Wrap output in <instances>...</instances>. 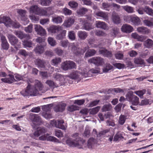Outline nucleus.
<instances>
[{"mask_svg":"<svg viewBox=\"0 0 153 153\" xmlns=\"http://www.w3.org/2000/svg\"><path fill=\"white\" fill-rule=\"evenodd\" d=\"M39 139L41 140H48L54 141L55 142L58 143L60 142L59 140L57 138L52 136H49L48 134H47L46 135L45 134L39 137Z\"/></svg>","mask_w":153,"mask_h":153,"instance_id":"9d476101","label":"nucleus"},{"mask_svg":"<svg viewBox=\"0 0 153 153\" xmlns=\"http://www.w3.org/2000/svg\"><path fill=\"white\" fill-rule=\"evenodd\" d=\"M134 62L135 63L137 64L142 65L143 64L144 61L140 58H136L134 59Z\"/></svg>","mask_w":153,"mask_h":153,"instance_id":"774afa93","label":"nucleus"},{"mask_svg":"<svg viewBox=\"0 0 153 153\" xmlns=\"http://www.w3.org/2000/svg\"><path fill=\"white\" fill-rule=\"evenodd\" d=\"M112 19L113 22L116 24L120 23L121 19L118 15L116 13H114L112 14Z\"/></svg>","mask_w":153,"mask_h":153,"instance_id":"cd10ccee","label":"nucleus"},{"mask_svg":"<svg viewBox=\"0 0 153 153\" xmlns=\"http://www.w3.org/2000/svg\"><path fill=\"white\" fill-rule=\"evenodd\" d=\"M88 11V10L85 7H82L79 8L76 11L77 15L80 16H82L85 15Z\"/></svg>","mask_w":153,"mask_h":153,"instance_id":"2f4dec72","label":"nucleus"},{"mask_svg":"<svg viewBox=\"0 0 153 153\" xmlns=\"http://www.w3.org/2000/svg\"><path fill=\"white\" fill-rule=\"evenodd\" d=\"M7 37L10 42L12 45H16L18 42V40L17 38L12 34H8Z\"/></svg>","mask_w":153,"mask_h":153,"instance_id":"a211bd4d","label":"nucleus"},{"mask_svg":"<svg viewBox=\"0 0 153 153\" xmlns=\"http://www.w3.org/2000/svg\"><path fill=\"white\" fill-rule=\"evenodd\" d=\"M99 53L105 57L108 58H111L112 56V54L111 51H109L105 48H102L99 50Z\"/></svg>","mask_w":153,"mask_h":153,"instance_id":"4468645a","label":"nucleus"},{"mask_svg":"<svg viewBox=\"0 0 153 153\" xmlns=\"http://www.w3.org/2000/svg\"><path fill=\"white\" fill-rule=\"evenodd\" d=\"M96 26L97 28H100L104 30H108V29L107 25L105 22H97Z\"/></svg>","mask_w":153,"mask_h":153,"instance_id":"a878e982","label":"nucleus"},{"mask_svg":"<svg viewBox=\"0 0 153 153\" xmlns=\"http://www.w3.org/2000/svg\"><path fill=\"white\" fill-rule=\"evenodd\" d=\"M66 76L65 78L63 76L59 73L54 74L53 76V78L56 80L59 81L60 83L59 85V86L64 85L65 83V79H68L66 78Z\"/></svg>","mask_w":153,"mask_h":153,"instance_id":"f8f14e48","label":"nucleus"},{"mask_svg":"<svg viewBox=\"0 0 153 153\" xmlns=\"http://www.w3.org/2000/svg\"><path fill=\"white\" fill-rule=\"evenodd\" d=\"M95 35L99 36H105L107 34L104 32L100 30H97L95 31Z\"/></svg>","mask_w":153,"mask_h":153,"instance_id":"864d4df0","label":"nucleus"},{"mask_svg":"<svg viewBox=\"0 0 153 153\" xmlns=\"http://www.w3.org/2000/svg\"><path fill=\"white\" fill-rule=\"evenodd\" d=\"M97 143V140L93 138H91L88 141L87 146L89 148H92L94 144Z\"/></svg>","mask_w":153,"mask_h":153,"instance_id":"4c0bfd02","label":"nucleus"},{"mask_svg":"<svg viewBox=\"0 0 153 153\" xmlns=\"http://www.w3.org/2000/svg\"><path fill=\"white\" fill-rule=\"evenodd\" d=\"M144 25L149 27L153 26V19H152L150 20L145 19L143 21Z\"/></svg>","mask_w":153,"mask_h":153,"instance_id":"c03bdc74","label":"nucleus"},{"mask_svg":"<svg viewBox=\"0 0 153 153\" xmlns=\"http://www.w3.org/2000/svg\"><path fill=\"white\" fill-rule=\"evenodd\" d=\"M74 20L73 18L70 17L65 21L62 25L66 27H69L74 24Z\"/></svg>","mask_w":153,"mask_h":153,"instance_id":"bb28decb","label":"nucleus"},{"mask_svg":"<svg viewBox=\"0 0 153 153\" xmlns=\"http://www.w3.org/2000/svg\"><path fill=\"white\" fill-rule=\"evenodd\" d=\"M52 21L56 24L60 23L62 22V18L60 16H56L53 17Z\"/></svg>","mask_w":153,"mask_h":153,"instance_id":"603ef678","label":"nucleus"},{"mask_svg":"<svg viewBox=\"0 0 153 153\" xmlns=\"http://www.w3.org/2000/svg\"><path fill=\"white\" fill-rule=\"evenodd\" d=\"M68 5L72 9H76L78 6V4L75 1L73 0L69 1L68 3Z\"/></svg>","mask_w":153,"mask_h":153,"instance_id":"09e8293b","label":"nucleus"},{"mask_svg":"<svg viewBox=\"0 0 153 153\" xmlns=\"http://www.w3.org/2000/svg\"><path fill=\"white\" fill-rule=\"evenodd\" d=\"M122 7L128 13H132L134 12L133 8L132 7L127 5L123 6Z\"/></svg>","mask_w":153,"mask_h":153,"instance_id":"4d7b16f0","label":"nucleus"},{"mask_svg":"<svg viewBox=\"0 0 153 153\" xmlns=\"http://www.w3.org/2000/svg\"><path fill=\"white\" fill-rule=\"evenodd\" d=\"M24 30L27 33H31L33 30V25L31 24H30L27 27H25Z\"/></svg>","mask_w":153,"mask_h":153,"instance_id":"69168bd1","label":"nucleus"},{"mask_svg":"<svg viewBox=\"0 0 153 153\" xmlns=\"http://www.w3.org/2000/svg\"><path fill=\"white\" fill-rule=\"evenodd\" d=\"M144 11L148 15L153 16V10L148 6H146L144 8Z\"/></svg>","mask_w":153,"mask_h":153,"instance_id":"3c124183","label":"nucleus"},{"mask_svg":"<svg viewBox=\"0 0 153 153\" xmlns=\"http://www.w3.org/2000/svg\"><path fill=\"white\" fill-rule=\"evenodd\" d=\"M73 139L68 138L66 140V143L70 146L76 147L79 148L84 149L86 147L85 141L78 136V134L75 133L72 136Z\"/></svg>","mask_w":153,"mask_h":153,"instance_id":"f257e3e1","label":"nucleus"},{"mask_svg":"<svg viewBox=\"0 0 153 153\" xmlns=\"http://www.w3.org/2000/svg\"><path fill=\"white\" fill-rule=\"evenodd\" d=\"M9 77L8 78H2L1 81L4 82L8 83H11L15 81V79L13 75L9 74Z\"/></svg>","mask_w":153,"mask_h":153,"instance_id":"7c9ffc66","label":"nucleus"},{"mask_svg":"<svg viewBox=\"0 0 153 153\" xmlns=\"http://www.w3.org/2000/svg\"><path fill=\"white\" fill-rule=\"evenodd\" d=\"M121 30L122 31L128 33H129L133 31V27L131 25L127 24L123 25L121 28Z\"/></svg>","mask_w":153,"mask_h":153,"instance_id":"6ab92c4d","label":"nucleus"},{"mask_svg":"<svg viewBox=\"0 0 153 153\" xmlns=\"http://www.w3.org/2000/svg\"><path fill=\"white\" fill-rule=\"evenodd\" d=\"M34 27L35 30L38 35L44 36L46 34L45 30L40 25H35Z\"/></svg>","mask_w":153,"mask_h":153,"instance_id":"9b49d317","label":"nucleus"},{"mask_svg":"<svg viewBox=\"0 0 153 153\" xmlns=\"http://www.w3.org/2000/svg\"><path fill=\"white\" fill-rule=\"evenodd\" d=\"M45 46V44H44L42 45H37L34 48V51L36 53L41 54L44 52V48Z\"/></svg>","mask_w":153,"mask_h":153,"instance_id":"5701e85b","label":"nucleus"},{"mask_svg":"<svg viewBox=\"0 0 153 153\" xmlns=\"http://www.w3.org/2000/svg\"><path fill=\"white\" fill-rule=\"evenodd\" d=\"M137 31L141 34H148L150 32V30L147 27L143 26L139 27L137 28Z\"/></svg>","mask_w":153,"mask_h":153,"instance_id":"4be33fe9","label":"nucleus"},{"mask_svg":"<svg viewBox=\"0 0 153 153\" xmlns=\"http://www.w3.org/2000/svg\"><path fill=\"white\" fill-rule=\"evenodd\" d=\"M64 123V121L63 120H53L51 121V124L53 126L65 130H66V128L63 125Z\"/></svg>","mask_w":153,"mask_h":153,"instance_id":"0eeeda50","label":"nucleus"},{"mask_svg":"<svg viewBox=\"0 0 153 153\" xmlns=\"http://www.w3.org/2000/svg\"><path fill=\"white\" fill-rule=\"evenodd\" d=\"M119 31V29L118 28L114 27L111 30L110 35L111 37L114 38L118 34Z\"/></svg>","mask_w":153,"mask_h":153,"instance_id":"c9c22d12","label":"nucleus"},{"mask_svg":"<svg viewBox=\"0 0 153 153\" xmlns=\"http://www.w3.org/2000/svg\"><path fill=\"white\" fill-rule=\"evenodd\" d=\"M55 52L58 56H61L63 53V51L60 48H56L54 49Z\"/></svg>","mask_w":153,"mask_h":153,"instance_id":"052dcab7","label":"nucleus"},{"mask_svg":"<svg viewBox=\"0 0 153 153\" xmlns=\"http://www.w3.org/2000/svg\"><path fill=\"white\" fill-rule=\"evenodd\" d=\"M35 64L38 68H44L45 67V62L43 59H37L34 61Z\"/></svg>","mask_w":153,"mask_h":153,"instance_id":"412c9836","label":"nucleus"},{"mask_svg":"<svg viewBox=\"0 0 153 153\" xmlns=\"http://www.w3.org/2000/svg\"><path fill=\"white\" fill-rule=\"evenodd\" d=\"M17 13L21 16V19L24 21H26L27 22H28L27 20V18L25 17L26 11L25 10L21 9H18L17 11Z\"/></svg>","mask_w":153,"mask_h":153,"instance_id":"473e14b6","label":"nucleus"},{"mask_svg":"<svg viewBox=\"0 0 153 153\" xmlns=\"http://www.w3.org/2000/svg\"><path fill=\"white\" fill-rule=\"evenodd\" d=\"M144 45L147 48H150L153 45V41L150 39H148L144 42Z\"/></svg>","mask_w":153,"mask_h":153,"instance_id":"ea45409f","label":"nucleus"},{"mask_svg":"<svg viewBox=\"0 0 153 153\" xmlns=\"http://www.w3.org/2000/svg\"><path fill=\"white\" fill-rule=\"evenodd\" d=\"M100 108V106H98L94 108L90 109V114L92 115L96 114L98 112Z\"/></svg>","mask_w":153,"mask_h":153,"instance_id":"37998d69","label":"nucleus"},{"mask_svg":"<svg viewBox=\"0 0 153 153\" xmlns=\"http://www.w3.org/2000/svg\"><path fill=\"white\" fill-rule=\"evenodd\" d=\"M95 14L98 16L102 18L105 21H107L108 20V15L103 12L99 11L95 13Z\"/></svg>","mask_w":153,"mask_h":153,"instance_id":"e433bc0d","label":"nucleus"},{"mask_svg":"<svg viewBox=\"0 0 153 153\" xmlns=\"http://www.w3.org/2000/svg\"><path fill=\"white\" fill-rule=\"evenodd\" d=\"M1 46L4 49L7 50L9 48V44L8 43L5 36L1 35Z\"/></svg>","mask_w":153,"mask_h":153,"instance_id":"aec40b11","label":"nucleus"},{"mask_svg":"<svg viewBox=\"0 0 153 153\" xmlns=\"http://www.w3.org/2000/svg\"><path fill=\"white\" fill-rule=\"evenodd\" d=\"M47 129L45 127H42L37 128L36 130L33 134H30V137L33 138L37 139L36 138L40 135L46 132Z\"/></svg>","mask_w":153,"mask_h":153,"instance_id":"423d86ee","label":"nucleus"},{"mask_svg":"<svg viewBox=\"0 0 153 153\" xmlns=\"http://www.w3.org/2000/svg\"><path fill=\"white\" fill-rule=\"evenodd\" d=\"M14 33L15 35L21 39L23 38L29 39L30 37L28 35L25 34L22 32L20 31H15Z\"/></svg>","mask_w":153,"mask_h":153,"instance_id":"393cba45","label":"nucleus"},{"mask_svg":"<svg viewBox=\"0 0 153 153\" xmlns=\"http://www.w3.org/2000/svg\"><path fill=\"white\" fill-rule=\"evenodd\" d=\"M35 89L37 90V93L36 94V95L39 94V91H42V92L44 93L45 91H42L43 88V86L42 84L39 81L36 80L35 81V86L34 87Z\"/></svg>","mask_w":153,"mask_h":153,"instance_id":"2eb2a0df","label":"nucleus"},{"mask_svg":"<svg viewBox=\"0 0 153 153\" xmlns=\"http://www.w3.org/2000/svg\"><path fill=\"white\" fill-rule=\"evenodd\" d=\"M37 90L35 89L33 86L28 85L25 89L22 90L20 92V94L24 97L29 96H36Z\"/></svg>","mask_w":153,"mask_h":153,"instance_id":"20e7f679","label":"nucleus"},{"mask_svg":"<svg viewBox=\"0 0 153 153\" xmlns=\"http://www.w3.org/2000/svg\"><path fill=\"white\" fill-rule=\"evenodd\" d=\"M88 62L91 63H92L97 65H101L104 63L103 59L100 57H96L89 59Z\"/></svg>","mask_w":153,"mask_h":153,"instance_id":"1a4fd4ad","label":"nucleus"},{"mask_svg":"<svg viewBox=\"0 0 153 153\" xmlns=\"http://www.w3.org/2000/svg\"><path fill=\"white\" fill-rule=\"evenodd\" d=\"M116 59L119 60L122 59L124 57V55L122 52L120 51L117 52L114 54Z\"/></svg>","mask_w":153,"mask_h":153,"instance_id":"8fccbe9b","label":"nucleus"},{"mask_svg":"<svg viewBox=\"0 0 153 153\" xmlns=\"http://www.w3.org/2000/svg\"><path fill=\"white\" fill-rule=\"evenodd\" d=\"M62 30V27L59 26L52 25L48 29L49 32L51 33H55L59 32Z\"/></svg>","mask_w":153,"mask_h":153,"instance_id":"f3484780","label":"nucleus"},{"mask_svg":"<svg viewBox=\"0 0 153 153\" xmlns=\"http://www.w3.org/2000/svg\"><path fill=\"white\" fill-rule=\"evenodd\" d=\"M61 61V59L59 57L55 58L52 60L51 62L53 65H56L60 63Z\"/></svg>","mask_w":153,"mask_h":153,"instance_id":"e2e57ef3","label":"nucleus"},{"mask_svg":"<svg viewBox=\"0 0 153 153\" xmlns=\"http://www.w3.org/2000/svg\"><path fill=\"white\" fill-rule=\"evenodd\" d=\"M66 105V103L60 102L54 107V110L56 112H62L65 110Z\"/></svg>","mask_w":153,"mask_h":153,"instance_id":"dca6fc26","label":"nucleus"},{"mask_svg":"<svg viewBox=\"0 0 153 153\" xmlns=\"http://www.w3.org/2000/svg\"><path fill=\"white\" fill-rule=\"evenodd\" d=\"M127 19H130L135 25H139L140 24V20L137 16H128Z\"/></svg>","mask_w":153,"mask_h":153,"instance_id":"b1692460","label":"nucleus"},{"mask_svg":"<svg viewBox=\"0 0 153 153\" xmlns=\"http://www.w3.org/2000/svg\"><path fill=\"white\" fill-rule=\"evenodd\" d=\"M71 50L75 55L76 56H79L82 54L81 53V48L78 47L75 45L73 46Z\"/></svg>","mask_w":153,"mask_h":153,"instance_id":"c85d7f7f","label":"nucleus"},{"mask_svg":"<svg viewBox=\"0 0 153 153\" xmlns=\"http://www.w3.org/2000/svg\"><path fill=\"white\" fill-rule=\"evenodd\" d=\"M48 41L49 44L51 46H54L56 45V41L51 37H49L48 39Z\"/></svg>","mask_w":153,"mask_h":153,"instance_id":"6e6d98bb","label":"nucleus"},{"mask_svg":"<svg viewBox=\"0 0 153 153\" xmlns=\"http://www.w3.org/2000/svg\"><path fill=\"white\" fill-rule=\"evenodd\" d=\"M29 118L36 125H40L42 123L41 118L37 114L30 113Z\"/></svg>","mask_w":153,"mask_h":153,"instance_id":"6e6552de","label":"nucleus"},{"mask_svg":"<svg viewBox=\"0 0 153 153\" xmlns=\"http://www.w3.org/2000/svg\"><path fill=\"white\" fill-rule=\"evenodd\" d=\"M76 65L75 63L73 61H66L61 64V68L64 70L75 68Z\"/></svg>","mask_w":153,"mask_h":153,"instance_id":"39448f33","label":"nucleus"},{"mask_svg":"<svg viewBox=\"0 0 153 153\" xmlns=\"http://www.w3.org/2000/svg\"><path fill=\"white\" fill-rule=\"evenodd\" d=\"M146 92V90L143 89L142 90L134 92V93L137 95L141 98H142L143 95L145 94Z\"/></svg>","mask_w":153,"mask_h":153,"instance_id":"bf43d9fd","label":"nucleus"},{"mask_svg":"<svg viewBox=\"0 0 153 153\" xmlns=\"http://www.w3.org/2000/svg\"><path fill=\"white\" fill-rule=\"evenodd\" d=\"M130 102L134 105H139V98L135 95Z\"/></svg>","mask_w":153,"mask_h":153,"instance_id":"a18cd8bd","label":"nucleus"},{"mask_svg":"<svg viewBox=\"0 0 153 153\" xmlns=\"http://www.w3.org/2000/svg\"><path fill=\"white\" fill-rule=\"evenodd\" d=\"M45 39L44 37H39L37 38L36 41V42L39 43H42L43 45H46V43L45 42Z\"/></svg>","mask_w":153,"mask_h":153,"instance_id":"338daca9","label":"nucleus"},{"mask_svg":"<svg viewBox=\"0 0 153 153\" xmlns=\"http://www.w3.org/2000/svg\"><path fill=\"white\" fill-rule=\"evenodd\" d=\"M79 37L81 39L84 40L88 36L87 33L85 31H79L78 33Z\"/></svg>","mask_w":153,"mask_h":153,"instance_id":"58836bf2","label":"nucleus"},{"mask_svg":"<svg viewBox=\"0 0 153 153\" xmlns=\"http://www.w3.org/2000/svg\"><path fill=\"white\" fill-rule=\"evenodd\" d=\"M126 119V117L123 115H121L119 117L118 123L119 124L122 125L125 122Z\"/></svg>","mask_w":153,"mask_h":153,"instance_id":"de8ad7c7","label":"nucleus"},{"mask_svg":"<svg viewBox=\"0 0 153 153\" xmlns=\"http://www.w3.org/2000/svg\"><path fill=\"white\" fill-rule=\"evenodd\" d=\"M45 83L50 87L54 88L59 87V85L55 83L54 82L51 80H47Z\"/></svg>","mask_w":153,"mask_h":153,"instance_id":"f704fd0d","label":"nucleus"},{"mask_svg":"<svg viewBox=\"0 0 153 153\" xmlns=\"http://www.w3.org/2000/svg\"><path fill=\"white\" fill-rule=\"evenodd\" d=\"M83 28L85 30H88L92 29L93 28L90 24L86 22L84 24Z\"/></svg>","mask_w":153,"mask_h":153,"instance_id":"0e129e2a","label":"nucleus"},{"mask_svg":"<svg viewBox=\"0 0 153 153\" xmlns=\"http://www.w3.org/2000/svg\"><path fill=\"white\" fill-rule=\"evenodd\" d=\"M60 33L57 34L56 36V39L60 40L64 38L66 35V31L65 30L62 29V30L59 31Z\"/></svg>","mask_w":153,"mask_h":153,"instance_id":"c756f323","label":"nucleus"},{"mask_svg":"<svg viewBox=\"0 0 153 153\" xmlns=\"http://www.w3.org/2000/svg\"><path fill=\"white\" fill-rule=\"evenodd\" d=\"M30 12L40 16H49L53 14L51 12L50 8H48L44 10L40 9L37 6L31 7L30 8Z\"/></svg>","mask_w":153,"mask_h":153,"instance_id":"f03ea898","label":"nucleus"},{"mask_svg":"<svg viewBox=\"0 0 153 153\" xmlns=\"http://www.w3.org/2000/svg\"><path fill=\"white\" fill-rule=\"evenodd\" d=\"M12 21L9 17L3 16L0 17V23H3L7 27H11Z\"/></svg>","mask_w":153,"mask_h":153,"instance_id":"ddd939ff","label":"nucleus"},{"mask_svg":"<svg viewBox=\"0 0 153 153\" xmlns=\"http://www.w3.org/2000/svg\"><path fill=\"white\" fill-rule=\"evenodd\" d=\"M96 52V51L94 50H89L88 51L85 53V56L87 57L93 56L95 54Z\"/></svg>","mask_w":153,"mask_h":153,"instance_id":"49530a36","label":"nucleus"},{"mask_svg":"<svg viewBox=\"0 0 153 153\" xmlns=\"http://www.w3.org/2000/svg\"><path fill=\"white\" fill-rule=\"evenodd\" d=\"M68 36L69 39L72 40H74L76 38L75 32L74 31H71L69 32Z\"/></svg>","mask_w":153,"mask_h":153,"instance_id":"13d9d810","label":"nucleus"},{"mask_svg":"<svg viewBox=\"0 0 153 153\" xmlns=\"http://www.w3.org/2000/svg\"><path fill=\"white\" fill-rule=\"evenodd\" d=\"M134 96L135 95L133 94V92L132 91H129L126 95V99L130 102Z\"/></svg>","mask_w":153,"mask_h":153,"instance_id":"79ce46f5","label":"nucleus"},{"mask_svg":"<svg viewBox=\"0 0 153 153\" xmlns=\"http://www.w3.org/2000/svg\"><path fill=\"white\" fill-rule=\"evenodd\" d=\"M112 65L108 63H107L105 64L102 69V72L104 73H107L113 68Z\"/></svg>","mask_w":153,"mask_h":153,"instance_id":"72a5a7b5","label":"nucleus"},{"mask_svg":"<svg viewBox=\"0 0 153 153\" xmlns=\"http://www.w3.org/2000/svg\"><path fill=\"white\" fill-rule=\"evenodd\" d=\"M78 109V107L74 105L69 106L67 107L68 110L70 112L73 111Z\"/></svg>","mask_w":153,"mask_h":153,"instance_id":"680f3d73","label":"nucleus"},{"mask_svg":"<svg viewBox=\"0 0 153 153\" xmlns=\"http://www.w3.org/2000/svg\"><path fill=\"white\" fill-rule=\"evenodd\" d=\"M88 76H91L87 73L86 69L84 68L81 73L75 71L71 73L69 76H67L66 78L67 79L69 78L72 79L80 80L81 79L87 77Z\"/></svg>","mask_w":153,"mask_h":153,"instance_id":"7ed1b4c3","label":"nucleus"},{"mask_svg":"<svg viewBox=\"0 0 153 153\" xmlns=\"http://www.w3.org/2000/svg\"><path fill=\"white\" fill-rule=\"evenodd\" d=\"M112 108V106L111 104L108 103L102 106L101 110L102 112L109 111Z\"/></svg>","mask_w":153,"mask_h":153,"instance_id":"a19ab883","label":"nucleus"},{"mask_svg":"<svg viewBox=\"0 0 153 153\" xmlns=\"http://www.w3.org/2000/svg\"><path fill=\"white\" fill-rule=\"evenodd\" d=\"M100 69H92L88 71H87V73L91 76H88L87 77H91L92 76V74H96L99 73L100 72Z\"/></svg>","mask_w":153,"mask_h":153,"instance_id":"5fc2aeb1","label":"nucleus"}]
</instances>
